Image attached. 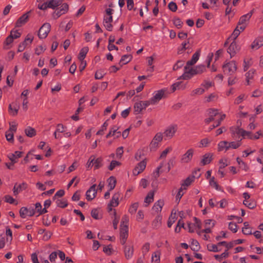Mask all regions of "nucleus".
Returning a JSON list of instances; mask_svg holds the SVG:
<instances>
[{"instance_id":"f257e3e1","label":"nucleus","mask_w":263,"mask_h":263,"mask_svg":"<svg viewBox=\"0 0 263 263\" xmlns=\"http://www.w3.org/2000/svg\"><path fill=\"white\" fill-rule=\"evenodd\" d=\"M194 220L196 221V226L199 230L197 231L199 235H201L203 233L206 234L211 233L212 229L216 224V221L213 219H205L202 222L196 217H194Z\"/></svg>"},{"instance_id":"f03ea898","label":"nucleus","mask_w":263,"mask_h":263,"mask_svg":"<svg viewBox=\"0 0 263 263\" xmlns=\"http://www.w3.org/2000/svg\"><path fill=\"white\" fill-rule=\"evenodd\" d=\"M111 5H110L109 7L106 9L103 22L104 26L109 31H111L112 28V14L114 12V10L111 8Z\"/></svg>"},{"instance_id":"7ed1b4c3","label":"nucleus","mask_w":263,"mask_h":263,"mask_svg":"<svg viewBox=\"0 0 263 263\" xmlns=\"http://www.w3.org/2000/svg\"><path fill=\"white\" fill-rule=\"evenodd\" d=\"M222 69L224 74L232 75L234 74L237 69V64L234 61L226 62L222 66Z\"/></svg>"},{"instance_id":"20e7f679","label":"nucleus","mask_w":263,"mask_h":263,"mask_svg":"<svg viewBox=\"0 0 263 263\" xmlns=\"http://www.w3.org/2000/svg\"><path fill=\"white\" fill-rule=\"evenodd\" d=\"M163 139V134L162 133H157L149 144V148L151 151H156L159 146L160 142Z\"/></svg>"},{"instance_id":"39448f33","label":"nucleus","mask_w":263,"mask_h":263,"mask_svg":"<svg viewBox=\"0 0 263 263\" xmlns=\"http://www.w3.org/2000/svg\"><path fill=\"white\" fill-rule=\"evenodd\" d=\"M253 14V11L241 16L238 23L237 26L241 30H244L249 24L250 18Z\"/></svg>"},{"instance_id":"423d86ee","label":"nucleus","mask_w":263,"mask_h":263,"mask_svg":"<svg viewBox=\"0 0 263 263\" xmlns=\"http://www.w3.org/2000/svg\"><path fill=\"white\" fill-rule=\"evenodd\" d=\"M150 103L148 100L147 101H139L136 102L134 105V111L135 115L140 114L144 109L150 105Z\"/></svg>"},{"instance_id":"0eeeda50","label":"nucleus","mask_w":263,"mask_h":263,"mask_svg":"<svg viewBox=\"0 0 263 263\" xmlns=\"http://www.w3.org/2000/svg\"><path fill=\"white\" fill-rule=\"evenodd\" d=\"M170 169L171 168L169 163H167L165 161H163L154 172V177L155 178H157L159 176L160 174L163 172L167 173L170 171Z\"/></svg>"},{"instance_id":"6e6552de","label":"nucleus","mask_w":263,"mask_h":263,"mask_svg":"<svg viewBox=\"0 0 263 263\" xmlns=\"http://www.w3.org/2000/svg\"><path fill=\"white\" fill-rule=\"evenodd\" d=\"M165 89H160L155 91L153 93V97L148 100L151 105H155L158 103L164 95Z\"/></svg>"},{"instance_id":"1a4fd4ad","label":"nucleus","mask_w":263,"mask_h":263,"mask_svg":"<svg viewBox=\"0 0 263 263\" xmlns=\"http://www.w3.org/2000/svg\"><path fill=\"white\" fill-rule=\"evenodd\" d=\"M191 66L185 65L184 67V72L180 77L184 80H189L191 79L194 76L197 74L196 73L195 67H190Z\"/></svg>"},{"instance_id":"9d476101","label":"nucleus","mask_w":263,"mask_h":263,"mask_svg":"<svg viewBox=\"0 0 263 263\" xmlns=\"http://www.w3.org/2000/svg\"><path fill=\"white\" fill-rule=\"evenodd\" d=\"M51 26L49 23H45L40 28L38 35L40 39L46 38L50 31Z\"/></svg>"},{"instance_id":"9b49d317","label":"nucleus","mask_w":263,"mask_h":263,"mask_svg":"<svg viewBox=\"0 0 263 263\" xmlns=\"http://www.w3.org/2000/svg\"><path fill=\"white\" fill-rule=\"evenodd\" d=\"M178 127L177 125L173 124L168 126L164 132V136L167 139H171L175 134Z\"/></svg>"},{"instance_id":"f8f14e48","label":"nucleus","mask_w":263,"mask_h":263,"mask_svg":"<svg viewBox=\"0 0 263 263\" xmlns=\"http://www.w3.org/2000/svg\"><path fill=\"white\" fill-rule=\"evenodd\" d=\"M120 197L119 192L116 193L112 197L111 200L108 204V209L109 212L114 211L113 207L117 206L119 204V199Z\"/></svg>"},{"instance_id":"ddd939ff","label":"nucleus","mask_w":263,"mask_h":263,"mask_svg":"<svg viewBox=\"0 0 263 263\" xmlns=\"http://www.w3.org/2000/svg\"><path fill=\"white\" fill-rule=\"evenodd\" d=\"M33 36L31 34H28L25 40L18 45L17 51H23L29 44H31L33 40Z\"/></svg>"},{"instance_id":"4468645a","label":"nucleus","mask_w":263,"mask_h":263,"mask_svg":"<svg viewBox=\"0 0 263 263\" xmlns=\"http://www.w3.org/2000/svg\"><path fill=\"white\" fill-rule=\"evenodd\" d=\"M194 153L193 148L189 149L181 157V161L183 163H187L191 162Z\"/></svg>"},{"instance_id":"2eb2a0df","label":"nucleus","mask_w":263,"mask_h":263,"mask_svg":"<svg viewBox=\"0 0 263 263\" xmlns=\"http://www.w3.org/2000/svg\"><path fill=\"white\" fill-rule=\"evenodd\" d=\"M66 127L62 124H58L56 126V129L53 133L54 138L56 139H61L62 138L61 134L66 132Z\"/></svg>"},{"instance_id":"dca6fc26","label":"nucleus","mask_w":263,"mask_h":263,"mask_svg":"<svg viewBox=\"0 0 263 263\" xmlns=\"http://www.w3.org/2000/svg\"><path fill=\"white\" fill-rule=\"evenodd\" d=\"M96 185L93 184L86 192V198L88 201L93 199L97 195Z\"/></svg>"},{"instance_id":"f3484780","label":"nucleus","mask_w":263,"mask_h":263,"mask_svg":"<svg viewBox=\"0 0 263 263\" xmlns=\"http://www.w3.org/2000/svg\"><path fill=\"white\" fill-rule=\"evenodd\" d=\"M146 162L145 160H142L135 166L133 171V174L135 176L139 175L142 172L145 168Z\"/></svg>"},{"instance_id":"a211bd4d","label":"nucleus","mask_w":263,"mask_h":263,"mask_svg":"<svg viewBox=\"0 0 263 263\" xmlns=\"http://www.w3.org/2000/svg\"><path fill=\"white\" fill-rule=\"evenodd\" d=\"M239 50L240 47L237 44L235 41H233L228 49V52L230 54L231 58H232Z\"/></svg>"},{"instance_id":"6ab92c4d","label":"nucleus","mask_w":263,"mask_h":263,"mask_svg":"<svg viewBox=\"0 0 263 263\" xmlns=\"http://www.w3.org/2000/svg\"><path fill=\"white\" fill-rule=\"evenodd\" d=\"M27 187V184L25 182L20 184L15 183L13 189V192L14 195L16 196L20 192L25 190Z\"/></svg>"},{"instance_id":"aec40b11","label":"nucleus","mask_w":263,"mask_h":263,"mask_svg":"<svg viewBox=\"0 0 263 263\" xmlns=\"http://www.w3.org/2000/svg\"><path fill=\"white\" fill-rule=\"evenodd\" d=\"M68 5L66 3H64L60 7L59 10L57 12H55L53 16L55 18H58L60 17L62 14H65L66 13L68 10Z\"/></svg>"},{"instance_id":"412c9836","label":"nucleus","mask_w":263,"mask_h":263,"mask_svg":"<svg viewBox=\"0 0 263 263\" xmlns=\"http://www.w3.org/2000/svg\"><path fill=\"white\" fill-rule=\"evenodd\" d=\"M23 152L21 151H15L14 153H10L8 155V157L9 160L13 163H15L17 162L19 158L22 157Z\"/></svg>"},{"instance_id":"4be33fe9","label":"nucleus","mask_w":263,"mask_h":263,"mask_svg":"<svg viewBox=\"0 0 263 263\" xmlns=\"http://www.w3.org/2000/svg\"><path fill=\"white\" fill-rule=\"evenodd\" d=\"M30 12H28L21 16L17 21L15 24L16 27H20L24 25L28 21L29 18V14Z\"/></svg>"},{"instance_id":"5701e85b","label":"nucleus","mask_w":263,"mask_h":263,"mask_svg":"<svg viewBox=\"0 0 263 263\" xmlns=\"http://www.w3.org/2000/svg\"><path fill=\"white\" fill-rule=\"evenodd\" d=\"M263 46V36H259L255 39L251 44V48L258 49Z\"/></svg>"},{"instance_id":"b1692460","label":"nucleus","mask_w":263,"mask_h":263,"mask_svg":"<svg viewBox=\"0 0 263 263\" xmlns=\"http://www.w3.org/2000/svg\"><path fill=\"white\" fill-rule=\"evenodd\" d=\"M18 109L19 105L16 103H13L9 105L8 111L11 116H15L18 113Z\"/></svg>"},{"instance_id":"393cba45","label":"nucleus","mask_w":263,"mask_h":263,"mask_svg":"<svg viewBox=\"0 0 263 263\" xmlns=\"http://www.w3.org/2000/svg\"><path fill=\"white\" fill-rule=\"evenodd\" d=\"M213 157V154L211 153H208L205 154L201 160V163L203 165H206L209 164L212 160Z\"/></svg>"},{"instance_id":"a878e982","label":"nucleus","mask_w":263,"mask_h":263,"mask_svg":"<svg viewBox=\"0 0 263 263\" xmlns=\"http://www.w3.org/2000/svg\"><path fill=\"white\" fill-rule=\"evenodd\" d=\"M176 214L177 211L175 209L173 210L167 221L168 227L171 228L177 220V217Z\"/></svg>"},{"instance_id":"bb28decb","label":"nucleus","mask_w":263,"mask_h":263,"mask_svg":"<svg viewBox=\"0 0 263 263\" xmlns=\"http://www.w3.org/2000/svg\"><path fill=\"white\" fill-rule=\"evenodd\" d=\"M242 128L237 127H231L230 128V132L233 138L235 139L241 136Z\"/></svg>"},{"instance_id":"cd10ccee","label":"nucleus","mask_w":263,"mask_h":263,"mask_svg":"<svg viewBox=\"0 0 263 263\" xmlns=\"http://www.w3.org/2000/svg\"><path fill=\"white\" fill-rule=\"evenodd\" d=\"M253 62L252 58L246 57L243 60V69L245 71H247L252 65Z\"/></svg>"},{"instance_id":"c85d7f7f","label":"nucleus","mask_w":263,"mask_h":263,"mask_svg":"<svg viewBox=\"0 0 263 263\" xmlns=\"http://www.w3.org/2000/svg\"><path fill=\"white\" fill-rule=\"evenodd\" d=\"M217 150L218 152L227 151L229 150L228 141H221L218 143Z\"/></svg>"},{"instance_id":"c756f323","label":"nucleus","mask_w":263,"mask_h":263,"mask_svg":"<svg viewBox=\"0 0 263 263\" xmlns=\"http://www.w3.org/2000/svg\"><path fill=\"white\" fill-rule=\"evenodd\" d=\"M164 205V202L162 200H159L155 203L153 206V210L156 213H160Z\"/></svg>"},{"instance_id":"7c9ffc66","label":"nucleus","mask_w":263,"mask_h":263,"mask_svg":"<svg viewBox=\"0 0 263 263\" xmlns=\"http://www.w3.org/2000/svg\"><path fill=\"white\" fill-rule=\"evenodd\" d=\"M134 252V248L132 246H126L125 247L124 249V253L125 257L129 259L131 258L133 256Z\"/></svg>"},{"instance_id":"2f4dec72","label":"nucleus","mask_w":263,"mask_h":263,"mask_svg":"<svg viewBox=\"0 0 263 263\" xmlns=\"http://www.w3.org/2000/svg\"><path fill=\"white\" fill-rule=\"evenodd\" d=\"M62 2L63 0H50L47 2L48 8L54 9L58 6L61 5Z\"/></svg>"},{"instance_id":"473e14b6","label":"nucleus","mask_w":263,"mask_h":263,"mask_svg":"<svg viewBox=\"0 0 263 263\" xmlns=\"http://www.w3.org/2000/svg\"><path fill=\"white\" fill-rule=\"evenodd\" d=\"M200 57V53L198 52H196L192 57V59L191 60L189 61L186 64L187 66H192L196 63V62L198 61V60L199 59Z\"/></svg>"},{"instance_id":"72a5a7b5","label":"nucleus","mask_w":263,"mask_h":263,"mask_svg":"<svg viewBox=\"0 0 263 263\" xmlns=\"http://www.w3.org/2000/svg\"><path fill=\"white\" fill-rule=\"evenodd\" d=\"M255 72V70L254 69H251L249 70L245 74L246 76V80L247 82V85H250V80H252L253 77L254 73Z\"/></svg>"},{"instance_id":"f704fd0d","label":"nucleus","mask_w":263,"mask_h":263,"mask_svg":"<svg viewBox=\"0 0 263 263\" xmlns=\"http://www.w3.org/2000/svg\"><path fill=\"white\" fill-rule=\"evenodd\" d=\"M161 253L159 251L154 252L152 255L151 261L152 263H159L160 260Z\"/></svg>"},{"instance_id":"c9c22d12","label":"nucleus","mask_w":263,"mask_h":263,"mask_svg":"<svg viewBox=\"0 0 263 263\" xmlns=\"http://www.w3.org/2000/svg\"><path fill=\"white\" fill-rule=\"evenodd\" d=\"M236 161L238 165H239L240 168H241L242 170L247 172L249 170V167L248 164L242 160L240 158L237 157L236 158Z\"/></svg>"},{"instance_id":"e433bc0d","label":"nucleus","mask_w":263,"mask_h":263,"mask_svg":"<svg viewBox=\"0 0 263 263\" xmlns=\"http://www.w3.org/2000/svg\"><path fill=\"white\" fill-rule=\"evenodd\" d=\"M243 30H241L238 27V26L236 27L235 30H234L233 32L232 33L231 35L230 36V37L228 39L229 40H232L233 41H235V40L236 39V38L239 36L240 32L242 31Z\"/></svg>"},{"instance_id":"4c0bfd02","label":"nucleus","mask_w":263,"mask_h":263,"mask_svg":"<svg viewBox=\"0 0 263 263\" xmlns=\"http://www.w3.org/2000/svg\"><path fill=\"white\" fill-rule=\"evenodd\" d=\"M162 217L161 215H158L156 217L152 222L153 228L157 229L159 228L161 224Z\"/></svg>"},{"instance_id":"58836bf2","label":"nucleus","mask_w":263,"mask_h":263,"mask_svg":"<svg viewBox=\"0 0 263 263\" xmlns=\"http://www.w3.org/2000/svg\"><path fill=\"white\" fill-rule=\"evenodd\" d=\"M116 179L115 177L113 176L110 177L107 179V183H108V187L109 189V191L112 190L116 186Z\"/></svg>"},{"instance_id":"ea45409f","label":"nucleus","mask_w":263,"mask_h":263,"mask_svg":"<svg viewBox=\"0 0 263 263\" xmlns=\"http://www.w3.org/2000/svg\"><path fill=\"white\" fill-rule=\"evenodd\" d=\"M241 140L237 141L228 142L229 149H237L241 145Z\"/></svg>"},{"instance_id":"a19ab883","label":"nucleus","mask_w":263,"mask_h":263,"mask_svg":"<svg viewBox=\"0 0 263 263\" xmlns=\"http://www.w3.org/2000/svg\"><path fill=\"white\" fill-rule=\"evenodd\" d=\"M103 159L102 157L96 158L95 156V160L93 162L95 169L97 170L102 167L103 165Z\"/></svg>"},{"instance_id":"79ce46f5","label":"nucleus","mask_w":263,"mask_h":263,"mask_svg":"<svg viewBox=\"0 0 263 263\" xmlns=\"http://www.w3.org/2000/svg\"><path fill=\"white\" fill-rule=\"evenodd\" d=\"M132 59V57L129 54H126L122 56L120 61V64H121V66H122L123 65H125L131 61Z\"/></svg>"},{"instance_id":"37998d69","label":"nucleus","mask_w":263,"mask_h":263,"mask_svg":"<svg viewBox=\"0 0 263 263\" xmlns=\"http://www.w3.org/2000/svg\"><path fill=\"white\" fill-rule=\"evenodd\" d=\"M154 193L153 191L149 192L144 199V203H146V206L152 202L154 200Z\"/></svg>"},{"instance_id":"c03bdc74","label":"nucleus","mask_w":263,"mask_h":263,"mask_svg":"<svg viewBox=\"0 0 263 263\" xmlns=\"http://www.w3.org/2000/svg\"><path fill=\"white\" fill-rule=\"evenodd\" d=\"M35 210L38 213L39 215L42 214H44L47 212V211L45 208L42 209L41 204L40 202H37L35 204Z\"/></svg>"},{"instance_id":"a18cd8bd","label":"nucleus","mask_w":263,"mask_h":263,"mask_svg":"<svg viewBox=\"0 0 263 263\" xmlns=\"http://www.w3.org/2000/svg\"><path fill=\"white\" fill-rule=\"evenodd\" d=\"M88 51V48L87 47H84L81 49V50H80V52L79 53V57H78V58L80 60V61H82V60H84Z\"/></svg>"},{"instance_id":"49530a36","label":"nucleus","mask_w":263,"mask_h":263,"mask_svg":"<svg viewBox=\"0 0 263 263\" xmlns=\"http://www.w3.org/2000/svg\"><path fill=\"white\" fill-rule=\"evenodd\" d=\"M184 228V229H186L187 228L184 226V223L182 219H180L178 220L177 222V224L175 229V232L176 233H179L181 231V228Z\"/></svg>"},{"instance_id":"de8ad7c7","label":"nucleus","mask_w":263,"mask_h":263,"mask_svg":"<svg viewBox=\"0 0 263 263\" xmlns=\"http://www.w3.org/2000/svg\"><path fill=\"white\" fill-rule=\"evenodd\" d=\"M194 177L187 178L181 184V187H183V189L185 190L186 189V187L191 184V183L194 181Z\"/></svg>"},{"instance_id":"09e8293b","label":"nucleus","mask_w":263,"mask_h":263,"mask_svg":"<svg viewBox=\"0 0 263 263\" xmlns=\"http://www.w3.org/2000/svg\"><path fill=\"white\" fill-rule=\"evenodd\" d=\"M242 232L245 235H249L252 233L249 227V224L248 222H245L243 223V227L242 229Z\"/></svg>"},{"instance_id":"8fccbe9b","label":"nucleus","mask_w":263,"mask_h":263,"mask_svg":"<svg viewBox=\"0 0 263 263\" xmlns=\"http://www.w3.org/2000/svg\"><path fill=\"white\" fill-rule=\"evenodd\" d=\"M219 168H224L226 166L229 165L228 159L226 158H222L219 161Z\"/></svg>"},{"instance_id":"3c124183","label":"nucleus","mask_w":263,"mask_h":263,"mask_svg":"<svg viewBox=\"0 0 263 263\" xmlns=\"http://www.w3.org/2000/svg\"><path fill=\"white\" fill-rule=\"evenodd\" d=\"M204 92L205 89H204L203 87H202V86H200V87L194 89L192 91L191 95L192 96L201 95L203 94Z\"/></svg>"},{"instance_id":"603ef678","label":"nucleus","mask_w":263,"mask_h":263,"mask_svg":"<svg viewBox=\"0 0 263 263\" xmlns=\"http://www.w3.org/2000/svg\"><path fill=\"white\" fill-rule=\"evenodd\" d=\"M252 136L253 134L251 132L246 131L242 128L241 136L242 138H248L249 139L252 140Z\"/></svg>"},{"instance_id":"864d4df0","label":"nucleus","mask_w":263,"mask_h":263,"mask_svg":"<svg viewBox=\"0 0 263 263\" xmlns=\"http://www.w3.org/2000/svg\"><path fill=\"white\" fill-rule=\"evenodd\" d=\"M26 135L29 137H32L35 135L36 132L34 128L28 127L25 130Z\"/></svg>"},{"instance_id":"5fc2aeb1","label":"nucleus","mask_w":263,"mask_h":263,"mask_svg":"<svg viewBox=\"0 0 263 263\" xmlns=\"http://www.w3.org/2000/svg\"><path fill=\"white\" fill-rule=\"evenodd\" d=\"M139 206L138 202H135L131 204L128 209V212L131 214H134L136 213Z\"/></svg>"},{"instance_id":"6e6d98bb","label":"nucleus","mask_w":263,"mask_h":263,"mask_svg":"<svg viewBox=\"0 0 263 263\" xmlns=\"http://www.w3.org/2000/svg\"><path fill=\"white\" fill-rule=\"evenodd\" d=\"M247 96L244 93H242L238 96L235 100L234 103L235 104H239L241 103L243 100H246Z\"/></svg>"},{"instance_id":"4d7b16f0","label":"nucleus","mask_w":263,"mask_h":263,"mask_svg":"<svg viewBox=\"0 0 263 263\" xmlns=\"http://www.w3.org/2000/svg\"><path fill=\"white\" fill-rule=\"evenodd\" d=\"M229 256V252L228 250H226L223 253L220 255H215L214 257L218 261H220L223 258L228 257Z\"/></svg>"},{"instance_id":"13d9d810","label":"nucleus","mask_w":263,"mask_h":263,"mask_svg":"<svg viewBox=\"0 0 263 263\" xmlns=\"http://www.w3.org/2000/svg\"><path fill=\"white\" fill-rule=\"evenodd\" d=\"M185 227L187 228L186 230L191 233L194 232L195 230L198 228L196 226L195 220L194 223H192L191 222L187 223V225Z\"/></svg>"},{"instance_id":"bf43d9fd","label":"nucleus","mask_w":263,"mask_h":263,"mask_svg":"<svg viewBox=\"0 0 263 263\" xmlns=\"http://www.w3.org/2000/svg\"><path fill=\"white\" fill-rule=\"evenodd\" d=\"M214 85V83L210 81H203L201 84V86L203 87L204 89H205V91L207 90L209 88L213 86Z\"/></svg>"},{"instance_id":"052dcab7","label":"nucleus","mask_w":263,"mask_h":263,"mask_svg":"<svg viewBox=\"0 0 263 263\" xmlns=\"http://www.w3.org/2000/svg\"><path fill=\"white\" fill-rule=\"evenodd\" d=\"M91 216L95 219H100L101 218V215L97 209H93L91 212Z\"/></svg>"},{"instance_id":"680f3d73","label":"nucleus","mask_w":263,"mask_h":263,"mask_svg":"<svg viewBox=\"0 0 263 263\" xmlns=\"http://www.w3.org/2000/svg\"><path fill=\"white\" fill-rule=\"evenodd\" d=\"M197 74H201L206 70V68L203 65H198L195 67Z\"/></svg>"},{"instance_id":"e2e57ef3","label":"nucleus","mask_w":263,"mask_h":263,"mask_svg":"<svg viewBox=\"0 0 263 263\" xmlns=\"http://www.w3.org/2000/svg\"><path fill=\"white\" fill-rule=\"evenodd\" d=\"M28 209L26 207H22L20 210V215L21 218H25L28 216Z\"/></svg>"},{"instance_id":"0e129e2a","label":"nucleus","mask_w":263,"mask_h":263,"mask_svg":"<svg viewBox=\"0 0 263 263\" xmlns=\"http://www.w3.org/2000/svg\"><path fill=\"white\" fill-rule=\"evenodd\" d=\"M218 245L209 244L207 246L208 250L213 252H217L220 251L218 248Z\"/></svg>"},{"instance_id":"69168bd1","label":"nucleus","mask_w":263,"mask_h":263,"mask_svg":"<svg viewBox=\"0 0 263 263\" xmlns=\"http://www.w3.org/2000/svg\"><path fill=\"white\" fill-rule=\"evenodd\" d=\"M184 190L183 189V187H180V188L179 189L178 193L177 194V195L176 196V201L177 203L179 202L180 199L183 195V194L184 193L183 192Z\"/></svg>"},{"instance_id":"338daca9","label":"nucleus","mask_w":263,"mask_h":263,"mask_svg":"<svg viewBox=\"0 0 263 263\" xmlns=\"http://www.w3.org/2000/svg\"><path fill=\"white\" fill-rule=\"evenodd\" d=\"M6 139L10 142L14 141V133L7 131L5 134Z\"/></svg>"},{"instance_id":"774afa93","label":"nucleus","mask_w":263,"mask_h":263,"mask_svg":"<svg viewBox=\"0 0 263 263\" xmlns=\"http://www.w3.org/2000/svg\"><path fill=\"white\" fill-rule=\"evenodd\" d=\"M121 163L116 160H112L111 161L110 165L108 166V169L110 171L113 170L115 167L120 165Z\"/></svg>"}]
</instances>
